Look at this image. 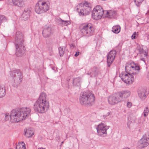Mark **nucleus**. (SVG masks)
<instances>
[{
    "label": "nucleus",
    "instance_id": "1",
    "mask_svg": "<svg viewBox=\"0 0 149 149\" xmlns=\"http://www.w3.org/2000/svg\"><path fill=\"white\" fill-rule=\"evenodd\" d=\"M31 111L29 107H23L17 110H13L10 114V120L13 123H17L27 118Z\"/></svg>",
    "mask_w": 149,
    "mask_h": 149
},
{
    "label": "nucleus",
    "instance_id": "2",
    "mask_svg": "<svg viewBox=\"0 0 149 149\" xmlns=\"http://www.w3.org/2000/svg\"><path fill=\"white\" fill-rule=\"evenodd\" d=\"M34 110L40 113H44L49 107V103L47 98V95L44 92L40 94L39 97L34 105Z\"/></svg>",
    "mask_w": 149,
    "mask_h": 149
},
{
    "label": "nucleus",
    "instance_id": "3",
    "mask_svg": "<svg viewBox=\"0 0 149 149\" xmlns=\"http://www.w3.org/2000/svg\"><path fill=\"white\" fill-rule=\"evenodd\" d=\"M24 41L23 33L19 31H17L15 36L14 43L16 48L15 54L18 57L22 56L25 51Z\"/></svg>",
    "mask_w": 149,
    "mask_h": 149
},
{
    "label": "nucleus",
    "instance_id": "4",
    "mask_svg": "<svg viewBox=\"0 0 149 149\" xmlns=\"http://www.w3.org/2000/svg\"><path fill=\"white\" fill-rule=\"evenodd\" d=\"M79 100L82 105L90 106L93 104L95 100V97L91 92H85L81 93Z\"/></svg>",
    "mask_w": 149,
    "mask_h": 149
},
{
    "label": "nucleus",
    "instance_id": "5",
    "mask_svg": "<svg viewBox=\"0 0 149 149\" xmlns=\"http://www.w3.org/2000/svg\"><path fill=\"white\" fill-rule=\"evenodd\" d=\"M79 29L81 35L86 37H88L92 36L94 31L93 25L90 23L81 24Z\"/></svg>",
    "mask_w": 149,
    "mask_h": 149
},
{
    "label": "nucleus",
    "instance_id": "6",
    "mask_svg": "<svg viewBox=\"0 0 149 149\" xmlns=\"http://www.w3.org/2000/svg\"><path fill=\"white\" fill-rule=\"evenodd\" d=\"M77 6V10H80V11L79 12V14L81 16L89 15L91 10V4L86 1L80 3Z\"/></svg>",
    "mask_w": 149,
    "mask_h": 149
},
{
    "label": "nucleus",
    "instance_id": "7",
    "mask_svg": "<svg viewBox=\"0 0 149 149\" xmlns=\"http://www.w3.org/2000/svg\"><path fill=\"white\" fill-rule=\"evenodd\" d=\"M46 0H40L36 4L35 10L38 14L47 11L49 7L46 2Z\"/></svg>",
    "mask_w": 149,
    "mask_h": 149
},
{
    "label": "nucleus",
    "instance_id": "8",
    "mask_svg": "<svg viewBox=\"0 0 149 149\" xmlns=\"http://www.w3.org/2000/svg\"><path fill=\"white\" fill-rule=\"evenodd\" d=\"M126 72L134 75L138 74L139 72V66L134 62L130 61L126 63L125 67Z\"/></svg>",
    "mask_w": 149,
    "mask_h": 149
},
{
    "label": "nucleus",
    "instance_id": "9",
    "mask_svg": "<svg viewBox=\"0 0 149 149\" xmlns=\"http://www.w3.org/2000/svg\"><path fill=\"white\" fill-rule=\"evenodd\" d=\"M104 11L101 6H97L93 9L92 11L93 18L96 20L101 19L104 13Z\"/></svg>",
    "mask_w": 149,
    "mask_h": 149
},
{
    "label": "nucleus",
    "instance_id": "10",
    "mask_svg": "<svg viewBox=\"0 0 149 149\" xmlns=\"http://www.w3.org/2000/svg\"><path fill=\"white\" fill-rule=\"evenodd\" d=\"M11 75L13 77L15 83L19 84L21 82L23 76L19 70L13 71L11 72Z\"/></svg>",
    "mask_w": 149,
    "mask_h": 149
},
{
    "label": "nucleus",
    "instance_id": "11",
    "mask_svg": "<svg viewBox=\"0 0 149 149\" xmlns=\"http://www.w3.org/2000/svg\"><path fill=\"white\" fill-rule=\"evenodd\" d=\"M120 77H121L122 80L125 83L131 84L134 81V77L129 72H127V73H123L120 74Z\"/></svg>",
    "mask_w": 149,
    "mask_h": 149
},
{
    "label": "nucleus",
    "instance_id": "12",
    "mask_svg": "<svg viewBox=\"0 0 149 149\" xmlns=\"http://www.w3.org/2000/svg\"><path fill=\"white\" fill-rule=\"evenodd\" d=\"M108 100L109 104L111 105L117 104L121 101L118 93L110 96L108 97Z\"/></svg>",
    "mask_w": 149,
    "mask_h": 149
},
{
    "label": "nucleus",
    "instance_id": "13",
    "mask_svg": "<svg viewBox=\"0 0 149 149\" xmlns=\"http://www.w3.org/2000/svg\"><path fill=\"white\" fill-rule=\"evenodd\" d=\"M149 144V137L146 135H143L138 143V146L141 149L146 147Z\"/></svg>",
    "mask_w": 149,
    "mask_h": 149
},
{
    "label": "nucleus",
    "instance_id": "14",
    "mask_svg": "<svg viewBox=\"0 0 149 149\" xmlns=\"http://www.w3.org/2000/svg\"><path fill=\"white\" fill-rule=\"evenodd\" d=\"M109 128L108 126L101 123L98 125L96 128V129L98 135L102 136L104 134H107V130Z\"/></svg>",
    "mask_w": 149,
    "mask_h": 149
},
{
    "label": "nucleus",
    "instance_id": "15",
    "mask_svg": "<svg viewBox=\"0 0 149 149\" xmlns=\"http://www.w3.org/2000/svg\"><path fill=\"white\" fill-rule=\"evenodd\" d=\"M116 51L114 50L111 51L107 55V62L111 63L114 60L116 55Z\"/></svg>",
    "mask_w": 149,
    "mask_h": 149
},
{
    "label": "nucleus",
    "instance_id": "16",
    "mask_svg": "<svg viewBox=\"0 0 149 149\" xmlns=\"http://www.w3.org/2000/svg\"><path fill=\"white\" fill-rule=\"evenodd\" d=\"M138 95L142 100H144L147 97L148 93L145 89H142L138 91Z\"/></svg>",
    "mask_w": 149,
    "mask_h": 149
},
{
    "label": "nucleus",
    "instance_id": "17",
    "mask_svg": "<svg viewBox=\"0 0 149 149\" xmlns=\"http://www.w3.org/2000/svg\"><path fill=\"white\" fill-rule=\"evenodd\" d=\"M118 95H120V99L122 100L123 98H127L129 97L131 95V92L128 90L122 91L118 93Z\"/></svg>",
    "mask_w": 149,
    "mask_h": 149
},
{
    "label": "nucleus",
    "instance_id": "18",
    "mask_svg": "<svg viewBox=\"0 0 149 149\" xmlns=\"http://www.w3.org/2000/svg\"><path fill=\"white\" fill-rule=\"evenodd\" d=\"M12 2L14 6L19 8H23L25 6L24 0H12Z\"/></svg>",
    "mask_w": 149,
    "mask_h": 149
},
{
    "label": "nucleus",
    "instance_id": "19",
    "mask_svg": "<svg viewBox=\"0 0 149 149\" xmlns=\"http://www.w3.org/2000/svg\"><path fill=\"white\" fill-rule=\"evenodd\" d=\"M104 14L105 16L109 18H112L114 17L116 14V11L113 10H110L109 11H104Z\"/></svg>",
    "mask_w": 149,
    "mask_h": 149
},
{
    "label": "nucleus",
    "instance_id": "20",
    "mask_svg": "<svg viewBox=\"0 0 149 149\" xmlns=\"http://www.w3.org/2000/svg\"><path fill=\"white\" fill-rule=\"evenodd\" d=\"M52 29L51 27H47L44 28L42 31V34L45 38L49 37L51 34Z\"/></svg>",
    "mask_w": 149,
    "mask_h": 149
},
{
    "label": "nucleus",
    "instance_id": "21",
    "mask_svg": "<svg viewBox=\"0 0 149 149\" xmlns=\"http://www.w3.org/2000/svg\"><path fill=\"white\" fill-rule=\"evenodd\" d=\"M24 135L27 138L31 137L34 135V132L31 128L24 130Z\"/></svg>",
    "mask_w": 149,
    "mask_h": 149
},
{
    "label": "nucleus",
    "instance_id": "22",
    "mask_svg": "<svg viewBox=\"0 0 149 149\" xmlns=\"http://www.w3.org/2000/svg\"><path fill=\"white\" fill-rule=\"evenodd\" d=\"M92 75L91 77H96L98 75L100 74L101 72L99 69L97 67H94L92 70Z\"/></svg>",
    "mask_w": 149,
    "mask_h": 149
},
{
    "label": "nucleus",
    "instance_id": "23",
    "mask_svg": "<svg viewBox=\"0 0 149 149\" xmlns=\"http://www.w3.org/2000/svg\"><path fill=\"white\" fill-rule=\"evenodd\" d=\"M30 10L28 9H25L22 15V18L24 21L28 19L30 16Z\"/></svg>",
    "mask_w": 149,
    "mask_h": 149
},
{
    "label": "nucleus",
    "instance_id": "24",
    "mask_svg": "<svg viewBox=\"0 0 149 149\" xmlns=\"http://www.w3.org/2000/svg\"><path fill=\"white\" fill-rule=\"evenodd\" d=\"M59 24L62 26H67L70 24V22L68 21L63 20L61 19H58Z\"/></svg>",
    "mask_w": 149,
    "mask_h": 149
},
{
    "label": "nucleus",
    "instance_id": "25",
    "mask_svg": "<svg viewBox=\"0 0 149 149\" xmlns=\"http://www.w3.org/2000/svg\"><path fill=\"white\" fill-rule=\"evenodd\" d=\"M120 27L118 25L113 26L112 29V31L116 33H118L120 31Z\"/></svg>",
    "mask_w": 149,
    "mask_h": 149
},
{
    "label": "nucleus",
    "instance_id": "26",
    "mask_svg": "<svg viewBox=\"0 0 149 149\" xmlns=\"http://www.w3.org/2000/svg\"><path fill=\"white\" fill-rule=\"evenodd\" d=\"M16 149H26L25 144L23 142H19L16 145Z\"/></svg>",
    "mask_w": 149,
    "mask_h": 149
},
{
    "label": "nucleus",
    "instance_id": "27",
    "mask_svg": "<svg viewBox=\"0 0 149 149\" xmlns=\"http://www.w3.org/2000/svg\"><path fill=\"white\" fill-rule=\"evenodd\" d=\"M81 79L79 77L74 78L73 80V84L74 86H78L80 84Z\"/></svg>",
    "mask_w": 149,
    "mask_h": 149
},
{
    "label": "nucleus",
    "instance_id": "28",
    "mask_svg": "<svg viewBox=\"0 0 149 149\" xmlns=\"http://www.w3.org/2000/svg\"><path fill=\"white\" fill-rule=\"evenodd\" d=\"M7 20V19L4 15H0V25L2 23L6 22Z\"/></svg>",
    "mask_w": 149,
    "mask_h": 149
},
{
    "label": "nucleus",
    "instance_id": "29",
    "mask_svg": "<svg viewBox=\"0 0 149 149\" xmlns=\"http://www.w3.org/2000/svg\"><path fill=\"white\" fill-rule=\"evenodd\" d=\"M5 95V89L0 86V97H2Z\"/></svg>",
    "mask_w": 149,
    "mask_h": 149
},
{
    "label": "nucleus",
    "instance_id": "30",
    "mask_svg": "<svg viewBox=\"0 0 149 149\" xmlns=\"http://www.w3.org/2000/svg\"><path fill=\"white\" fill-rule=\"evenodd\" d=\"M149 109L147 107H146L144 109L143 114V116H144L146 117L149 113Z\"/></svg>",
    "mask_w": 149,
    "mask_h": 149
},
{
    "label": "nucleus",
    "instance_id": "31",
    "mask_svg": "<svg viewBox=\"0 0 149 149\" xmlns=\"http://www.w3.org/2000/svg\"><path fill=\"white\" fill-rule=\"evenodd\" d=\"M139 50L140 54H142V56H143L142 55H143L145 57L147 58V53L144 52L143 49L140 48Z\"/></svg>",
    "mask_w": 149,
    "mask_h": 149
},
{
    "label": "nucleus",
    "instance_id": "32",
    "mask_svg": "<svg viewBox=\"0 0 149 149\" xmlns=\"http://www.w3.org/2000/svg\"><path fill=\"white\" fill-rule=\"evenodd\" d=\"M58 50L60 56H62L64 54V50L62 47H60L58 48Z\"/></svg>",
    "mask_w": 149,
    "mask_h": 149
},
{
    "label": "nucleus",
    "instance_id": "33",
    "mask_svg": "<svg viewBox=\"0 0 149 149\" xmlns=\"http://www.w3.org/2000/svg\"><path fill=\"white\" fill-rule=\"evenodd\" d=\"M136 5L138 6L144 0H134Z\"/></svg>",
    "mask_w": 149,
    "mask_h": 149
},
{
    "label": "nucleus",
    "instance_id": "34",
    "mask_svg": "<svg viewBox=\"0 0 149 149\" xmlns=\"http://www.w3.org/2000/svg\"><path fill=\"white\" fill-rule=\"evenodd\" d=\"M111 114V112H108L105 113L103 116V118L104 119H105L108 117Z\"/></svg>",
    "mask_w": 149,
    "mask_h": 149
},
{
    "label": "nucleus",
    "instance_id": "35",
    "mask_svg": "<svg viewBox=\"0 0 149 149\" xmlns=\"http://www.w3.org/2000/svg\"><path fill=\"white\" fill-rule=\"evenodd\" d=\"M132 105V104L130 102H128L127 103V106L128 108H130Z\"/></svg>",
    "mask_w": 149,
    "mask_h": 149
},
{
    "label": "nucleus",
    "instance_id": "36",
    "mask_svg": "<svg viewBox=\"0 0 149 149\" xmlns=\"http://www.w3.org/2000/svg\"><path fill=\"white\" fill-rule=\"evenodd\" d=\"M136 32H134L132 36V39H134L135 38V37L136 35Z\"/></svg>",
    "mask_w": 149,
    "mask_h": 149
},
{
    "label": "nucleus",
    "instance_id": "37",
    "mask_svg": "<svg viewBox=\"0 0 149 149\" xmlns=\"http://www.w3.org/2000/svg\"><path fill=\"white\" fill-rule=\"evenodd\" d=\"M80 52H76L74 56L76 57H77L78 56V55H79Z\"/></svg>",
    "mask_w": 149,
    "mask_h": 149
},
{
    "label": "nucleus",
    "instance_id": "38",
    "mask_svg": "<svg viewBox=\"0 0 149 149\" xmlns=\"http://www.w3.org/2000/svg\"><path fill=\"white\" fill-rule=\"evenodd\" d=\"M87 74L88 75H90V77H91V75H92V72H88L87 73Z\"/></svg>",
    "mask_w": 149,
    "mask_h": 149
},
{
    "label": "nucleus",
    "instance_id": "39",
    "mask_svg": "<svg viewBox=\"0 0 149 149\" xmlns=\"http://www.w3.org/2000/svg\"><path fill=\"white\" fill-rule=\"evenodd\" d=\"M147 77L148 79L149 80V72H148L147 74Z\"/></svg>",
    "mask_w": 149,
    "mask_h": 149
},
{
    "label": "nucleus",
    "instance_id": "40",
    "mask_svg": "<svg viewBox=\"0 0 149 149\" xmlns=\"http://www.w3.org/2000/svg\"><path fill=\"white\" fill-rule=\"evenodd\" d=\"M38 149H45V148H44L42 147H40V148H38Z\"/></svg>",
    "mask_w": 149,
    "mask_h": 149
},
{
    "label": "nucleus",
    "instance_id": "41",
    "mask_svg": "<svg viewBox=\"0 0 149 149\" xmlns=\"http://www.w3.org/2000/svg\"><path fill=\"white\" fill-rule=\"evenodd\" d=\"M70 46L71 47H74V45L73 44H72L71 45H70Z\"/></svg>",
    "mask_w": 149,
    "mask_h": 149
},
{
    "label": "nucleus",
    "instance_id": "42",
    "mask_svg": "<svg viewBox=\"0 0 149 149\" xmlns=\"http://www.w3.org/2000/svg\"><path fill=\"white\" fill-rule=\"evenodd\" d=\"M141 60L143 61H145V59L144 58H142L141 59Z\"/></svg>",
    "mask_w": 149,
    "mask_h": 149
},
{
    "label": "nucleus",
    "instance_id": "43",
    "mask_svg": "<svg viewBox=\"0 0 149 149\" xmlns=\"http://www.w3.org/2000/svg\"><path fill=\"white\" fill-rule=\"evenodd\" d=\"M8 116H6V117H7Z\"/></svg>",
    "mask_w": 149,
    "mask_h": 149
}]
</instances>
